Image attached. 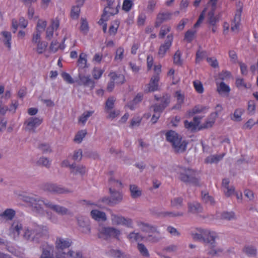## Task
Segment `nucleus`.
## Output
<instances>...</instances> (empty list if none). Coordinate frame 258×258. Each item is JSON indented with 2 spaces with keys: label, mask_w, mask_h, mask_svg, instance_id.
<instances>
[{
  "label": "nucleus",
  "mask_w": 258,
  "mask_h": 258,
  "mask_svg": "<svg viewBox=\"0 0 258 258\" xmlns=\"http://www.w3.org/2000/svg\"><path fill=\"white\" fill-rule=\"evenodd\" d=\"M72 244V241L67 238L57 237L55 242V251L54 255H51L53 246L46 245L42 250L40 258H75L79 254V251L73 249L67 250Z\"/></svg>",
  "instance_id": "obj_1"
},
{
  "label": "nucleus",
  "mask_w": 258,
  "mask_h": 258,
  "mask_svg": "<svg viewBox=\"0 0 258 258\" xmlns=\"http://www.w3.org/2000/svg\"><path fill=\"white\" fill-rule=\"evenodd\" d=\"M24 201L31 204L33 212L38 216H44L46 214L47 217L50 218L48 214L46 212L45 208L52 210L61 215L67 214L68 213V209L64 207L55 205L47 201H44L39 198L26 197L24 198Z\"/></svg>",
  "instance_id": "obj_2"
},
{
  "label": "nucleus",
  "mask_w": 258,
  "mask_h": 258,
  "mask_svg": "<svg viewBox=\"0 0 258 258\" xmlns=\"http://www.w3.org/2000/svg\"><path fill=\"white\" fill-rule=\"evenodd\" d=\"M218 6L217 0H210L207 7L200 15L197 22L194 25V28L196 29L200 26L207 14L210 24L214 25L217 22V19L214 17V11L218 8Z\"/></svg>",
  "instance_id": "obj_5"
},
{
  "label": "nucleus",
  "mask_w": 258,
  "mask_h": 258,
  "mask_svg": "<svg viewBox=\"0 0 258 258\" xmlns=\"http://www.w3.org/2000/svg\"><path fill=\"white\" fill-rule=\"evenodd\" d=\"M217 117V113H211L206 122L201 125V128H208L211 127L214 123Z\"/></svg>",
  "instance_id": "obj_29"
},
{
  "label": "nucleus",
  "mask_w": 258,
  "mask_h": 258,
  "mask_svg": "<svg viewBox=\"0 0 258 258\" xmlns=\"http://www.w3.org/2000/svg\"><path fill=\"white\" fill-rule=\"evenodd\" d=\"M171 30V27L169 26H163L160 30L159 36L160 37L163 38L166 34H167Z\"/></svg>",
  "instance_id": "obj_61"
},
{
  "label": "nucleus",
  "mask_w": 258,
  "mask_h": 258,
  "mask_svg": "<svg viewBox=\"0 0 258 258\" xmlns=\"http://www.w3.org/2000/svg\"><path fill=\"white\" fill-rule=\"evenodd\" d=\"M15 211L11 209L6 210L1 215V216L7 220H11L14 217Z\"/></svg>",
  "instance_id": "obj_43"
},
{
  "label": "nucleus",
  "mask_w": 258,
  "mask_h": 258,
  "mask_svg": "<svg viewBox=\"0 0 258 258\" xmlns=\"http://www.w3.org/2000/svg\"><path fill=\"white\" fill-rule=\"evenodd\" d=\"M90 215L92 219L97 221H105L107 220L105 213L98 210H91Z\"/></svg>",
  "instance_id": "obj_20"
},
{
  "label": "nucleus",
  "mask_w": 258,
  "mask_h": 258,
  "mask_svg": "<svg viewBox=\"0 0 258 258\" xmlns=\"http://www.w3.org/2000/svg\"><path fill=\"white\" fill-rule=\"evenodd\" d=\"M222 217L226 220H232L236 219V215L233 212H226L222 214Z\"/></svg>",
  "instance_id": "obj_58"
},
{
  "label": "nucleus",
  "mask_w": 258,
  "mask_h": 258,
  "mask_svg": "<svg viewBox=\"0 0 258 258\" xmlns=\"http://www.w3.org/2000/svg\"><path fill=\"white\" fill-rule=\"evenodd\" d=\"M79 80V84H80L89 86L91 89L94 87V82L90 79L89 76L80 75Z\"/></svg>",
  "instance_id": "obj_26"
},
{
  "label": "nucleus",
  "mask_w": 258,
  "mask_h": 258,
  "mask_svg": "<svg viewBox=\"0 0 258 258\" xmlns=\"http://www.w3.org/2000/svg\"><path fill=\"white\" fill-rule=\"evenodd\" d=\"M205 229L198 228L192 232L191 236L195 240H203Z\"/></svg>",
  "instance_id": "obj_34"
},
{
  "label": "nucleus",
  "mask_w": 258,
  "mask_h": 258,
  "mask_svg": "<svg viewBox=\"0 0 258 258\" xmlns=\"http://www.w3.org/2000/svg\"><path fill=\"white\" fill-rule=\"evenodd\" d=\"M247 111L249 114L253 115L256 109V104L254 100H249L247 103Z\"/></svg>",
  "instance_id": "obj_46"
},
{
  "label": "nucleus",
  "mask_w": 258,
  "mask_h": 258,
  "mask_svg": "<svg viewBox=\"0 0 258 258\" xmlns=\"http://www.w3.org/2000/svg\"><path fill=\"white\" fill-rule=\"evenodd\" d=\"M175 97L177 100V103L181 105L184 100V94L181 91H177L175 93Z\"/></svg>",
  "instance_id": "obj_50"
},
{
  "label": "nucleus",
  "mask_w": 258,
  "mask_h": 258,
  "mask_svg": "<svg viewBox=\"0 0 258 258\" xmlns=\"http://www.w3.org/2000/svg\"><path fill=\"white\" fill-rule=\"evenodd\" d=\"M130 191L131 197L134 199L139 198L142 193V190L135 184L130 185Z\"/></svg>",
  "instance_id": "obj_27"
},
{
  "label": "nucleus",
  "mask_w": 258,
  "mask_h": 258,
  "mask_svg": "<svg viewBox=\"0 0 258 258\" xmlns=\"http://www.w3.org/2000/svg\"><path fill=\"white\" fill-rule=\"evenodd\" d=\"M93 113V111H87L84 112L79 118V122L84 124L88 118L92 115Z\"/></svg>",
  "instance_id": "obj_45"
},
{
  "label": "nucleus",
  "mask_w": 258,
  "mask_h": 258,
  "mask_svg": "<svg viewBox=\"0 0 258 258\" xmlns=\"http://www.w3.org/2000/svg\"><path fill=\"white\" fill-rule=\"evenodd\" d=\"M11 96V92L8 90H5L4 87L3 85H0V102L8 100L10 98Z\"/></svg>",
  "instance_id": "obj_30"
},
{
  "label": "nucleus",
  "mask_w": 258,
  "mask_h": 258,
  "mask_svg": "<svg viewBox=\"0 0 258 258\" xmlns=\"http://www.w3.org/2000/svg\"><path fill=\"white\" fill-rule=\"evenodd\" d=\"M217 237V234L215 231L210 229H205L203 241L210 247L209 253L212 255L217 254L221 251L220 249L217 248L215 239Z\"/></svg>",
  "instance_id": "obj_6"
},
{
  "label": "nucleus",
  "mask_w": 258,
  "mask_h": 258,
  "mask_svg": "<svg viewBox=\"0 0 258 258\" xmlns=\"http://www.w3.org/2000/svg\"><path fill=\"white\" fill-rule=\"evenodd\" d=\"M42 119L39 117H28L25 120L23 128L26 132H34L36 127L42 123Z\"/></svg>",
  "instance_id": "obj_9"
},
{
  "label": "nucleus",
  "mask_w": 258,
  "mask_h": 258,
  "mask_svg": "<svg viewBox=\"0 0 258 258\" xmlns=\"http://www.w3.org/2000/svg\"><path fill=\"white\" fill-rule=\"evenodd\" d=\"M103 71L99 68H94L92 71V76L95 79H99L103 74Z\"/></svg>",
  "instance_id": "obj_64"
},
{
  "label": "nucleus",
  "mask_w": 258,
  "mask_h": 258,
  "mask_svg": "<svg viewBox=\"0 0 258 258\" xmlns=\"http://www.w3.org/2000/svg\"><path fill=\"white\" fill-rule=\"evenodd\" d=\"M229 179L225 178L222 180V183L224 194L227 197H231L234 195L235 191L234 187L233 186L229 185Z\"/></svg>",
  "instance_id": "obj_17"
},
{
  "label": "nucleus",
  "mask_w": 258,
  "mask_h": 258,
  "mask_svg": "<svg viewBox=\"0 0 258 258\" xmlns=\"http://www.w3.org/2000/svg\"><path fill=\"white\" fill-rule=\"evenodd\" d=\"M128 238L131 241H140L143 239V237L138 233L132 232L128 235Z\"/></svg>",
  "instance_id": "obj_48"
},
{
  "label": "nucleus",
  "mask_w": 258,
  "mask_h": 258,
  "mask_svg": "<svg viewBox=\"0 0 258 258\" xmlns=\"http://www.w3.org/2000/svg\"><path fill=\"white\" fill-rule=\"evenodd\" d=\"M105 112L107 114V118L112 119L120 114V111L118 109H111Z\"/></svg>",
  "instance_id": "obj_55"
},
{
  "label": "nucleus",
  "mask_w": 258,
  "mask_h": 258,
  "mask_svg": "<svg viewBox=\"0 0 258 258\" xmlns=\"http://www.w3.org/2000/svg\"><path fill=\"white\" fill-rule=\"evenodd\" d=\"M115 101V99L112 97L109 98L107 100V101L106 102L105 107V112H106L109 110L112 109V108L114 107V104Z\"/></svg>",
  "instance_id": "obj_52"
},
{
  "label": "nucleus",
  "mask_w": 258,
  "mask_h": 258,
  "mask_svg": "<svg viewBox=\"0 0 258 258\" xmlns=\"http://www.w3.org/2000/svg\"><path fill=\"white\" fill-rule=\"evenodd\" d=\"M28 25L27 21L24 18H20L19 20L14 19L12 21V27L14 32L15 33L19 28H25Z\"/></svg>",
  "instance_id": "obj_21"
},
{
  "label": "nucleus",
  "mask_w": 258,
  "mask_h": 258,
  "mask_svg": "<svg viewBox=\"0 0 258 258\" xmlns=\"http://www.w3.org/2000/svg\"><path fill=\"white\" fill-rule=\"evenodd\" d=\"M121 234L119 230L111 227H103L100 230L99 236L100 237H117Z\"/></svg>",
  "instance_id": "obj_13"
},
{
  "label": "nucleus",
  "mask_w": 258,
  "mask_h": 258,
  "mask_svg": "<svg viewBox=\"0 0 258 258\" xmlns=\"http://www.w3.org/2000/svg\"><path fill=\"white\" fill-rule=\"evenodd\" d=\"M193 85L196 92L199 94H202L204 92L203 84L199 80L194 81Z\"/></svg>",
  "instance_id": "obj_44"
},
{
  "label": "nucleus",
  "mask_w": 258,
  "mask_h": 258,
  "mask_svg": "<svg viewBox=\"0 0 258 258\" xmlns=\"http://www.w3.org/2000/svg\"><path fill=\"white\" fill-rule=\"evenodd\" d=\"M202 199L204 203L208 205H212L214 203L213 198L206 192H203L202 193Z\"/></svg>",
  "instance_id": "obj_42"
},
{
  "label": "nucleus",
  "mask_w": 258,
  "mask_h": 258,
  "mask_svg": "<svg viewBox=\"0 0 258 258\" xmlns=\"http://www.w3.org/2000/svg\"><path fill=\"white\" fill-rule=\"evenodd\" d=\"M167 141L170 143L174 151L177 153L184 152L187 143L182 136L174 131H169L165 134Z\"/></svg>",
  "instance_id": "obj_4"
},
{
  "label": "nucleus",
  "mask_w": 258,
  "mask_h": 258,
  "mask_svg": "<svg viewBox=\"0 0 258 258\" xmlns=\"http://www.w3.org/2000/svg\"><path fill=\"white\" fill-rule=\"evenodd\" d=\"M242 10L239 9L236 12L231 27V30L234 32H237L239 29Z\"/></svg>",
  "instance_id": "obj_19"
},
{
  "label": "nucleus",
  "mask_w": 258,
  "mask_h": 258,
  "mask_svg": "<svg viewBox=\"0 0 258 258\" xmlns=\"http://www.w3.org/2000/svg\"><path fill=\"white\" fill-rule=\"evenodd\" d=\"M217 91L220 95L227 96L230 91V88L224 82H222L217 84Z\"/></svg>",
  "instance_id": "obj_22"
},
{
  "label": "nucleus",
  "mask_w": 258,
  "mask_h": 258,
  "mask_svg": "<svg viewBox=\"0 0 258 258\" xmlns=\"http://www.w3.org/2000/svg\"><path fill=\"white\" fill-rule=\"evenodd\" d=\"M86 171V168L82 165H79L78 166H74L72 172L75 173L84 174Z\"/></svg>",
  "instance_id": "obj_60"
},
{
  "label": "nucleus",
  "mask_w": 258,
  "mask_h": 258,
  "mask_svg": "<svg viewBox=\"0 0 258 258\" xmlns=\"http://www.w3.org/2000/svg\"><path fill=\"white\" fill-rule=\"evenodd\" d=\"M138 225L142 230L145 231L150 232L153 231L155 230L154 227L150 226L148 224L144 222H139Z\"/></svg>",
  "instance_id": "obj_47"
},
{
  "label": "nucleus",
  "mask_w": 258,
  "mask_h": 258,
  "mask_svg": "<svg viewBox=\"0 0 258 258\" xmlns=\"http://www.w3.org/2000/svg\"><path fill=\"white\" fill-rule=\"evenodd\" d=\"M89 29L88 22L85 18H82L80 20V31L83 34H87Z\"/></svg>",
  "instance_id": "obj_36"
},
{
  "label": "nucleus",
  "mask_w": 258,
  "mask_h": 258,
  "mask_svg": "<svg viewBox=\"0 0 258 258\" xmlns=\"http://www.w3.org/2000/svg\"><path fill=\"white\" fill-rule=\"evenodd\" d=\"M109 182L110 184L114 187L119 188L122 186L121 181L114 176L110 178Z\"/></svg>",
  "instance_id": "obj_57"
},
{
  "label": "nucleus",
  "mask_w": 258,
  "mask_h": 258,
  "mask_svg": "<svg viewBox=\"0 0 258 258\" xmlns=\"http://www.w3.org/2000/svg\"><path fill=\"white\" fill-rule=\"evenodd\" d=\"M243 109L242 108H237L235 110L233 115L231 116V119L235 121H239L241 120V116L243 113Z\"/></svg>",
  "instance_id": "obj_39"
},
{
  "label": "nucleus",
  "mask_w": 258,
  "mask_h": 258,
  "mask_svg": "<svg viewBox=\"0 0 258 258\" xmlns=\"http://www.w3.org/2000/svg\"><path fill=\"white\" fill-rule=\"evenodd\" d=\"M110 218L111 222L113 225L131 226L132 224L131 219L124 218L120 215L112 214L111 215Z\"/></svg>",
  "instance_id": "obj_12"
},
{
  "label": "nucleus",
  "mask_w": 258,
  "mask_h": 258,
  "mask_svg": "<svg viewBox=\"0 0 258 258\" xmlns=\"http://www.w3.org/2000/svg\"><path fill=\"white\" fill-rule=\"evenodd\" d=\"M80 12V8L79 6L72 7L71 12V16L74 19H77L79 18Z\"/></svg>",
  "instance_id": "obj_51"
},
{
  "label": "nucleus",
  "mask_w": 258,
  "mask_h": 258,
  "mask_svg": "<svg viewBox=\"0 0 258 258\" xmlns=\"http://www.w3.org/2000/svg\"><path fill=\"white\" fill-rule=\"evenodd\" d=\"M196 32L195 30L187 31L185 34V40L188 42L191 41L194 39Z\"/></svg>",
  "instance_id": "obj_63"
},
{
  "label": "nucleus",
  "mask_w": 258,
  "mask_h": 258,
  "mask_svg": "<svg viewBox=\"0 0 258 258\" xmlns=\"http://www.w3.org/2000/svg\"><path fill=\"white\" fill-rule=\"evenodd\" d=\"M78 224L80 227V230L82 233L85 234H89L90 233V227L88 221L79 220Z\"/></svg>",
  "instance_id": "obj_28"
},
{
  "label": "nucleus",
  "mask_w": 258,
  "mask_h": 258,
  "mask_svg": "<svg viewBox=\"0 0 258 258\" xmlns=\"http://www.w3.org/2000/svg\"><path fill=\"white\" fill-rule=\"evenodd\" d=\"M224 157V154L210 155L207 157L205 162L207 163H216L221 160Z\"/></svg>",
  "instance_id": "obj_35"
},
{
  "label": "nucleus",
  "mask_w": 258,
  "mask_h": 258,
  "mask_svg": "<svg viewBox=\"0 0 258 258\" xmlns=\"http://www.w3.org/2000/svg\"><path fill=\"white\" fill-rule=\"evenodd\" d=\"M46 26V21L43 19L38 20L32 36V44L35 51L39 54L43 53L47 47V43L41 39L42 34L44 32Z\"/></svg>",
  "instance_id": "obj_3"
},
{
  "label": "nucleus",
  "mask_w": 258,
  "mask_h": 258,
  "mask_svg": "<svg viewBox=\"0 0 258 258\" xmlns=\"http://www.w3.org/2000/svg\"><path fill=\"white\" fill-rule=\"evenodd\" d=\"M61 76L64 81L69 84H73L75 82L74 79L72 77L67 73L63 72L61 73Z\"/></svg>",
  "instance_id": "obj_62"
},
{
  "label": "nucleus",
  "mask_w": 258,
  "mask_h": 258,
  "mask_svg": "<svg viewBox=\"0 0 258 258\" xmlns=\"http://www.w3.org/2000/svg\"><path fill=\"white\" fill-rule=\"evenodd\" d=\"M202 208L198 203L193 202L188 204V212L196 214L201 212Z\"/></svg>",
  "instance_id": "obj_32"
},
{
  "label": "nucleus",
  "mask_w": 258,
  "mask_h": 258,
  "mask_svg": "<svg viewBox=\"0 0 258 258\" xmlns=\"http://www.w3.org/2000/svg\"><path fill=\"white\" fill-rule=\"evenodd\" d=\"M159 77L158 76H155L153 77L150 81V83L148 84L146 91L148 92H152L157 90L158 89V81Z\"/></svg>",
  "instance_id": "obj_24"
},
{
  "label": "nucleus",
  "mask_w": 258,
  "mask_h": 258,
  "mask_svg": "<svg viewBox=\"0 0 258 258\" xmlns=\"http://www.w3.org/2000/svg\"><path fill=\"white\" fill-rule=\"evenodd\" d=\"M45 231V230L40 226L33 228H27L24 229L23 237L27 240L37 243L39 242Z\"/></svg>",
  "instance_id": "obj_7"
},
{
  "label": "nucleus",
  "mask_w": 258,
  "mask_h": 258,
  "mask_svg": "<svg viewBox=\"0 0 258 258\" xmlns=\"http://www.w3.org/2000/svg\"><path fill=\"white\" fill-rule=\"evenodd\" d=\"M137 248L141 254L144 257H148L149 256V252L146 247L142 243H138Z\"/></svg>",
  "instance_id": "obj_41"
},
{
  "label": "nucleus",
  "mask_w": 258,
  "mask_h": 258,
  "mask_svg": "<svg viewBox=\"0 0 258 258\" xmlns=\"http://www.w3.org/2000/svg\"><path fill=\"white\" fill-rule=\"evenodd\" d=\"M22 228V225L20 222L18 221L14 222L10 228V235L14 238H17Z\"/></svg>",
  "instance_id": "obj_18"
},
{
  "label": "nucleus",
  "mask_w": 258,
  "mask_h": 258,
  "mask_svg": "<svg viewBox=\"0 0 258 258\" xmlns=\"http://www.w3.org/2000/svg\"><path fill=\"white\" fill-rule=\"evenodd\" d=\"M209 110V107L206 106L198 105L192 109L188 110L186 113L188 116H191L195 114L200 113H206Z\"/></svg>",
  "instance_id": "obj_23"
},
{
  "label": "nucleus",
  "mask_w": 258,
  "mask_h": 258,
  "mask_svg": "<svg viewBox=\"0 0 258 258\" xmlns=\"http://www.w3.org/2000/svg\"><path fill=\"white\" fill-rule=\"evenodd\" d=\"M197 173L190 169H181L180 178L184 181H192L196 178Z\"/></svg>",
  "instance_id": "obj_15"
},
{
  "label": "nucleus",
  "mask_w": 258,
  "mask_h": 258,
  "mask_svg": "<svg viewBox=\"0 0 258 258\" xmlns=\"http://www.w3.org/2000/svg\"><path fill=\"white\" fill-rule=\"evenodd\" d=\"M111 80L116 84H122L125 80L124 77L121 74L117 75L114 72L111 73L109 75Z\"/></svg>",
  "instance_id": "obj_31"
},
{
  "label": "nucleus",
  "mask_w": 258,
  "mask_h": 258,
  "mask_svg": "<svg viewBox=\"0 0 258 258\" xmlns=\"http://www.w3.org/2000/svg\"><path fill=\"white\" fill-rule=\"evenodd\" d=\"M124 50L123 48L119 47L116 51L115 59L116 61H120L123 57Z\"/></svg>",
  "instance_id": "obj_59"
},
{
  "label": "nucleus",
  "mask_w": 258,
  "mask_h": 258,
  "mask_svg": "<svg viewBox=\"0 0 258 258\" xmlns=\"http://www.w3.org/2000/svg\"><path fill=\"white\" fill-rule=\"evenodd\" d=\"M87 134V131L85 130L79 131L76 135L74 141L77 143H80L83 141Z\"/></svg>",
  "instance_id": "obj_40"
},
{
  "label": "nucleus",
  "mask_w": 258,
  "mask_h": 258,
  "mask_svg": "<svg viewBox=\"0 0 258 258\" xmlns=\"http://www.w3.org/2000/svg\"><path fill=\"white\" fill-rule=\"evenodd\" d=\"M118 4H114L112 3H109L108 6L104 8V12L102 15L101 18L98 21L100 25H103L104 22H105L109 15H113L118 12L117 9Z\"/></svg>",
  "instance_id": "obj_10"
},
{
  "label": "nucleus",
  "mask_w": 258,
  "mask_h": 258,
  "mask_svg": "<svg viewBox=\"0 0 258 258\" xmlns=\"http://www.w3.org/2000/svg\"><path fill=\"white\" fill-rule=\"evenodd\" d=\"M167 76L170 80H172V83L176 84L179 80V77L178 74L175 73L174 70L170 69L167 73Z\"/></svg>",
  "instance_id": "obj_37"
},
{
  "label": "nucleus",
  "mask_w": 258,
  "mask_h": 258,
  "mask_svg": "<svg viewBox=\"0 0 258 258\" xmlns=\"http://www.w3.org/2000/svg\"><path fill=\"white\" fill-rule=\"evenodd\" d=\"M60 19L56 17L51 19L48 27L46 29L45 37L47 40H50L53 36L54 32L56 31L59 27Z\"/></svg>",
  "instance_id": "obj_11"
},
{
  "label": "nucleus",
  "mask_w": 258,
  "mask_h": 258,
  "mask_svg": "<svg viewBox=\"0 0 258 258\" xmlns=\"http://www.w3.org/2000/svg\"><path fill=\"white\" fill-rule=\"evenodd\" d=\"M236 86L240 89H248L250 88L251 85L250 84H247L244 83L243 80L240 78H237L236 80Z\"/></svg>",
  "instance_id": "obj_49"
},
{
  "label": "nucleus",
  "mask_w": 258,
  "mask_h": 258,
  "mask_svg": "<svg viewBox=\"0 0 258 258\" xmlns=\"http://www.w3.org/2000/svg\"><path fill=\"white\" fill-rule=\"evenodd\" d=\"M2 35L4 37V42L5 45L9 49L11 48V34L10 32L7 31H4L2 32Z\"/></svg>",
  "instance_id": "obj_38"
},
{
  "label": "nucleus",
  "mask_w": 258,
  "mask_h": 258,
  "mask_svg": "<svg viewBox=\"0 0 258 258\" xmlns=\"http://www.w3.org/2000/svg\"><path fill=\"white\" fill-rule=\"evenodd\" d=\"M173 40V35L172 34H170L167 36L166 40L159 48L158 55L160 57H163L165 55L166 52L169 49L171 46Z\"/></svg>",
  "instance_id": "obj_14"
},
{
  "label": "nucleus",
  "mask_w": 258,
  "mask_h": 258,
  "mask_svg": "<svg viewBox=\"0 0 258 258\" xmlns=\"http://www.w3.org/2000/svg\"><path fill=\"white\" fill-rule=\"evenodd\" d=\"M169 103V100L167 98L165 101V104H163L162 106L156 105L151 108V109H152L154 112L151 118V121L153 123H155L157 121L161 112Z\"/></svg>",
  "instance_id": "obj_16"
},
{
  "label": "nucleus",
  "mask_w": 258,
  "mask_h": 258,
  "mask_svg": "<svg viewBox=\"0 0 258 258\" xmlns=\"http://www.w3.org/2000/svg\"><path fill=\"white\" fill-rule=\"evenodd\" d=\"M156 2L154 0H150L148 2L146 11L148 13H152L155 9Z\"/></svg>",
  "instance_id": "obj_54"
},
{
  "label": "nucleus",
  "mask_w": 258,
  "mask_h": 258,
  "mask_svg": "<svg viewBox=\"0 0 258 258\" xmlns=\"http://www.w3.org/2000/svg\"><path fill=\"white\" fill-rule=\"evenodd\" d=\"M78 66L81 68H85L88 67L87 64V56L84 53H81L79 55L78 60Z\"/></svg>",
  "instance_id": "obj_33"
},
{
  "label": "nucleus",
  "mask_w": 258,
  "mask_h": 258,
  "mask_svg": "<svg viewBox=\"0 0 258 258\" xmlns=\"http://www.w3.org/2000/svg\"><path fill=\"white\" fill-rule=\"evenodd\" d=\"M133 5V2L132 0H124L122 4V10L128 12L131 10Z\"/></svg>",
  "instance_id": "obj_56"
},
{
  "label": "nucleus",
  "mask_w": 258,
  "mask_h": 258,
  "mask_svg": "<svg viewBox=\"0 0 258 258\" xmlns=\"http://www.w3.org/2000/svg\"><path fill=\"white\" fill-rule=\"evenodd\" d=\"M119 25V22L118 21H114L113 22L109 27V32L110 34L114 35L117 30Z\"/></svg>",
  "instance_id": "obj_53"
},
{
  "label": "nucleus",
  "mask_w": 258,
  "mask_h": 258,
  "mask_svg": "<svg viewBox=\"0 0 258 258\" xmlns=\"http://www.w3.org/2000/svg\"><path fill=\"white\" fill-rule=\"evenodd\" d=\"M171 14L169 13H160L157 16L155 26L158 27L164 21L170 19Z\"/></svg>",
  "instance_id": "obj_25"
},
{
  "label": "nucleus",
  "mask_w": 258,
  "mask_h": 258,
  "mask_svg": "<svg viewBox=\"0 0 258 258\" xmlns=\"http://www.w3.org/2000/svg\"><path fill=\"white\" fill-rule=\"evenodd\" d=\"M109 192L110 194V198L104 197L102 199V201L105 204L107 205L115 204L122 201L123 195L120 191H116L112 188H110Z\"/></svg>",
  "instance_id": "obj_8"
}]
</instances>
